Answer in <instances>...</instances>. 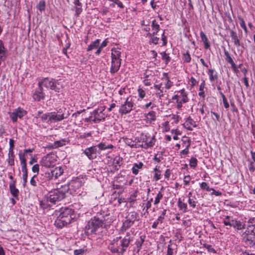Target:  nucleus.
Masks as SVG:
<instances>
[{
  "label": "nucleus",
  "mask_w": 255,
  "mask_h": 255,
  "mask_svg": "<svg viewBox=\"0 0 255 255\" xmlns=\"http://www.w3.org/2000/svg\"><path fill=\"white\" fill-rule=\"evenodd\" d=\"M54 215L56 217L54 225L59 228H62L66 226L75 218L73 210L69 208L56 210Z\"/></svg>",
  "instance_id": "1"
},
{
  "label": "nucleus",
  "mask_w": 255,
  "mask_h": 255,
  "mask_svg": "<svg viewBox=\"0 0 255 255\" xmlns=\"http://www.w3.org/2000/svg\"><path fill=\"white\" fill-rule=\"evenodd\" d=\"M64 198V194L58 190L51 191L46 194L41 200L40 201V207L43 210H48L57 202Z\"/></svg>",
  "instance_id": "2"
},
{
  "label": "nucleus",
  "mask_w": 255,
  "mask_h": 255,
  "mask_svg": "<svg viewBox=\"0 0 255 255\" xmlns=\"http://www.w3.org/2000/svg\"><path fill=\"white\" fill-rule=\"evenodd\" d=\"M173 85V83L170 80L168 73H163L161 78V82L155 84L153 88L156 90V95L161 98Z\"/></svg>",
  "instance_id": "3"
},
{
  "label": "nucleus",
  "mask_w": 255,
  "mask_h": 255,
  "mask_svg": "<svg viewBox=\"0 0 255 255\" xmlns=\"http://www.w3.org/2000/svg\"><path fill=\"white\" fill-rule=\"evenodd\" d=\"M63 172L64 170L62 167H57L51 171L46 172L41 174L39 181L42 186H48L51 180L57 179L63 174Z\"/></svg>",
  "instance_id": "4"
},
{
  "label": "nucleus",
  "mask_w": 255,
  "mask_h": 255,
  "mask_svg": "<svg viewBox=\"0 0 255 255\" xmlns=\"http://www.w3.org/2000/svg\"><path fill=\"white\" fill-rule=\"evenodd\" d=\"M172 102L175 105L176 108L181 110L183 104L189 102V99L188 97V92L185 89L175 91L174 95L171 98Z\"/></svg>",
  "instance_id": "5"
},
{
  "label": "nucleus",
  "mask_w": 255,
  "mask_h": 255,
  "mask_svg": "<svg viewBox=\"0 0 255 255\" xmlns=\"http://www.w3.org/2000/svg\"><path fill=\"white\" fill-rule=\"evenodd\" d=\"M85 178L78 177L73 179L68 184V191L73 195H81L82 192V186L85 183Z\"/></svg>",
  "instance_id": "6"
},
{
  "label": "nucleus",
  "mask_w": 255,
  "mask_h": 255,
  "mask_svg": "<svg viewBox=\"0 0 255 255\" xmlns=\"http://www.w3.org/2000/svg\"><path fill=\"white\" fill-rule=\"evenodd\" d=\"M121 52L120 49L113 48L111 49V67L110 72L114 74L117 72L121 65Z\"/></svg>",
  "instance_id": "7"
},
{
  "label": "nucleus",
  "mask_w": 255,
  "mask_h": 255,
  "mask_svg": "<svg viewBox=\"0 0 255 255\" xmlns=\"http://www.w3.org/2000/svg\"><path fill=\"white\" fill-rule=\"evenodd\" d=\"M38 81V86L39 87H43L47 89H50L56 92H59L60 87H62L60 85V82L58 80H56L52 78H39Z\"/></svg>",
  "instance_id": "8"
},
{
  "label": "nucleus",
  "mask_w": 255,
  "mask_h": 255,
  "mask_svg": "<svg viewBox=\"0 0 255 255\" xmlns=\"http://www.w3.org/2000/svg\"><path fill=\"white\" fill-rule=\"evenodd\" d=\"M69 114L65 108L60 109L57 112L50 113V124L67 119Z\"/></svg>",
  "instance_id": "9"
},
{
  "label": "nucleus",
  "mask_w": 255,
  "mask_h": 255,
  "mask_svg": "<svg viewBox=\"0 0 255 255\" xmlns=\"http://www.w3.org/2000/svg\"><path fill=\"white\" fill-rule=\"evenodd\" d=\"M134 106V101L130 96L128 97L126 101L122 103L119 110V112L122 115L129 113Z\"/></svg>",
  "instance_id": "10"
},
{
  "label": "nucleus",
  "mask_w": 255,
  "mask_h": 255,
  "mask_svg": "<svg viewBox=\"0 0 255 255\" xmlns=\"http://www.w3.org/2000/svg\"><path fill=\"white\" fill-rule=\"evenodd\" d=\"M223 222L225 226L233 227L235 229L241 230L245 228V225L241 221L233 217L226 216L223 219Z\"/></svg>",
  "instance_id": "11"
},
{
  "label": "nucleus",
  "mask_w": 255,
  "mask_h": 255,
  "mask_svg": "<svg viewBox=\"0 0 255 255\" xmlns=\"http://www.w3.org/2000/svg\"><path fill=\"white\" fill-rule=\"evenodd\" d=\"M103 224V220L99 217H94L91 219L86 226V229L91 233L95 232L97 230L102 227Z\"/></svg>",
  "instance_id": "12"
},
{
  "label": "nucleus",
  "mask_w": 255,
  "mask_h": 255,
  "mask_svg": "<svg viewBox=\"0 0 255 255\" xmlns=\"http://www.w3.org/2000/svg\"><path fill=\"white\" fill-rule=\"evenodd\" d=\"M56 156L52 153L47 154L40 161V164L47 168L54 166L56 164Z\"/></svg>",
  "instance_id": "13"
},
{
  "label": "nucleus",
  "mask_w": 255,
  "mask_h": 255,
  "mask_svg": "<svg viewBox=\"0 0 255 255\" xmlns=\"http://www.w3.org/2000/svg\"><path fill=\"white\" fill-rule=\"evenodd\" d=\"M26 114V111L20 107L15 109L12 112L8 113L9 117L13 123L16 122L18 118L22 119Z\"/></svg>",
  "instance_id": "14"
},
{
  "label": "nucleus",
  "mask_w": 255,
  "mask_h": 255,
  "mask_svg": "<svg viewBox=\"0 0 255 255\" xmlns=\"http://www.w3.org/2000/svg\"><path fill=\"white\" fill-rule=\"evenodd\" d=\"M242 237L246 244L250 247L252 248L255 245V232L248 233L247 231L243 234Z\"/></svg>",
  "instance_id": "15"
},
{
  "label": "nucleus",
  "mask_w": 255,
  "mask_h": 255,
  "mask_svg": "<svg viewBox=\"0 0 255 255\" xmlns=\"http://www.w3.org/2000/svg\"><path fill=\"white\" fill-rule=\"evenodd\" d=\"M105 106H101L95 110L93 112L94 119L93 120V121L96 122L97 121H100L102 120H104L105 118V115L103 113V112L105 111Z\"/></svg>",
  "instance_id": "16"
},
{
  "label": "nucleus",
  "mask_w": 255,
  "mask_h": 255,
  "mask_svg": "<svg viewBox=\"0 0 255 255\" xmlns=\"http://www.w3.org/2000/svg\"><path fill=\"white\" fill-rule=\"evenodd\" d=\"M97 152V146H93L86 148L83 152L90 159H93L96 157Z\"/></svg>",
  "instance_id": "17"
},
{
  "label": "nucleus",
  "mask_w": 255,
  "mask_h": 255,
  "mask_svg": "<svg viewBox=\"0 0 255 255\" xmlns=\"http://www.w3.org/2000/svg\"><path fill=\"white\" fill-rule=\"evenodd\" d=\"M131 241V239L130 238H124L120 241L119 245L121 247L120 252L122 254H123L126 252Z\"/></svg>",
  "instance_id": "18"
},
{
  "label": "nucleus",
  "mask_w": 255,
  "mask_h": 255,
  "mask_svg": "<svg viewBox=\"0 0 255 255\" xmlns=\"http://www.w3.org/2000/svg\"><path fill=\"white\" fill-rule=\"evenodd\" d=\"M121 237H117L116 239L113 240V243H112L111 246L109 247V250L113 253H121V249L120 245L118 246V242L119 239H120Z\"/></svg>",
  "instance_id": "19"
},
{
  "label": "nucleus",
  "mask_w": 255,
  "mask_h": 255,
  "mask_svg": "<svg viewBox=\"0 0 255 255\" xmlns=\"http://www.w3.org/2000/svg\"><path fill=\"white\" fill-rule=\"evenodd\" d=\"M45 94L43 92V88L39 87L35 90L33 94V98L35 101H40L44 98Z\"/></svg>",
  "instance_id": "20"
},
{
  "label": "nucleus",
  "mask_w": 255,
  "mask_h": 255,
  "mask_svg": "<svg viewBox=\"0 0 255 255\" xmlns=\"http://www.w3.org/2000/svg\"><path fill=\"white\" fill-rule=\"evenodd\" d=\"M177 206L179 211L183 213H185L188 211V205L184 202V199L179 198L177 202Z\"/></svg>",
  "instance_id": "21"
},
{
  "label": "nucleus",
  "mask_w": 255,
  "mask_h": 255,
  "mask_svg": "<svg viewBox=\"0 0 255 255\" xmlns=\"http://www.w3.org/2000/svg\"><path fill=\"white\" fill-rule=\"evenodd\" d=\"M10 192L12 196L15 198H17L19 195V190L15 187V181L13 180L9 183Z\"/></svg>",
  "instance_id": "22"
},
{
  "label": "nucleus",
  "mask_w": 255,
  "mask_h": 255,
  "mask_svg": "<svg viewBox=\"0 0 255 255\" xmlns=\"http://www.w3.org/2000/svg\"><path fill=\"white\" fill-rule=\"evenodd\" d=\"M145 120L146 123L150 124L155 121L156 119V113L154 111H151L144 115Z\"/></svg>",
  "instance_id": "23"
},
{
  "label": "nucleus",
  "mask_w": 255,
  "mask_h": 255,
  "mask_svg": "<svg viewBox=\"0 0 255 255\" xmlns=\"http://www.w3.org/2000/svg\"><path fill=\"white\" fill-rule=\"evenodd\" d=\"M41 111H38L36 116V118H39L43 122H46L50 124V113L42 114Z\"/></svg>",
  "instance_id": "24"
},
{
  "label": "nucleus",
  "mask_w": 255,
  "mask_h": 255,
  "mask_svg": "<svg viewBox=\"0 0 255 255\" xmlns=\"http://www.w3.org/2000/svg\"><path fill=\"white\" fill-rule=\"evenodd\" d=\"M145 236L141 235L139 238L137 239L135 242L136 248L134 249V251H135L137 253H138L141 249L143 243L144 242Z\"/></svg>",
  "instance_id": "25"
},
{
  "label": "nucleus",
  "mask_w": 255,
  "mask_h": 255,
  "mask_svg": "<svg viewBox=\"0 0 255 255\" xmlns=\"http://www.w3.org/2000/svg\"><path fill=\"white\" fill-rule=\"evenodd\" d=\"M246 231L248 233L255 232V218H251L249 219Z\"/></svg>",
  "instance_id": "26"
},
{
  "label": "nucleus",
  "mask_w": 255,
  "mask_h": 255,
  "mask_svg": "<svg viewBox=\"0 0 255 255\" xmlns=\"http://www.w3.org/2000/svg\"><path fill=\"white\" fill-rule=\"evenodd\" d=\"M184 127L189 130H192V127H196V124L193 119L189 117L187 119L186 122L184 124Z\"/></svg>",
  "instance_id": "27"
},
{
  "label": "nucleus",
  "mask_w": 255,
  "mask_h": 255,
  "mask_svg": "<svg viewBox=\"0 0 255 255\" xmlns=\"http://www.w3.org/2000/svg\"><path fill=\"white\" fill-rule=\"evenodd\" d=\"M74 4L75 5L74 8L75 11V15L78 16L82 11V3L79 0H74Z\"/></svg>",
  "instance_id": "28"
},
{
  "label": "nucleus",
  "mask_w": 255,
  "mask_h": 255,
  "mask_svg": "<svg viewBox=\"0 0 255 255\" xmlns=\"http://www.w3.org/2000/svg\"><path fill=\"white\" fill-rule=\"evenodd\" d=\"M207 74L209 76V80L211 83L213 82L218 78V74L214 69H209L207 71Z\"/></svg>",
  "instance_id": "29"
},
{
  "label": "nucleus",
  "mask_w": 255,
  "mask_h": 255,
  "mask_svg": "<svg viewBox=\"0 0 255 255\" xmlns=\"http://www.w3.org/2000/svg\"><path fill=\"white\" fill-rule=\"evenodd\" d=\"M67 140L65 139H62L59 140L54 141L51 144V147L53 148H57L61 147L66 144Z\"/></svg>",
  "instance_id": "30"
},
{
  "label": "nucleus",
  "mask_w": 255,
  "mask_h": 255,
  "mask_svg": "<svg viewBox=\"0 0 255 255\" xmlns=\"http://www.w3.org/2000/svg\"><path fill=\"white\" fill-rule=\"evenodd\" d=\"M133 223L126 218V220L123 222L122 227L121 228L122 232H125L130 227L132 226Z\"/></svg>",
  "instance_id": "31"
},
{
  "label": "nucleus",
  "mask_w": 255,
  "mask_h": 255,
  "mask_svg": "<svg viewBox=\"0 0 255 255\" xmlns=\"http://www.w3.org/2000/svg\"><path fill=\"white\" fill-rule=\"evenodd\" d=\"M146 36L149 38V42L150 43H153L155 45L158 44L159 39L158 37L155 36V34L148 32L146 34Z\"/></svg>",
  "instance_id": "32"
},
{
  "label": "nucleus",
  "mask_w": 255,
  "mask_h": 255,
  "mask_svg": "<svg viewBox=\"0 0 255 255\" xmlns=\"http://www.w3.org/2000/svg\"><path fill=\"white\" fill-rule=\"evenodd\" d=\"M143 164L142 162H140L138 163H135L132 168V172L134 175H137L138 173L139 169L142 168Z\"/></svg>",
  "instance_id": "33"
},
{
  "label": "nucleus",
  "mask_w": 255,
  "mask_h": 255,
  "mask_svg": "<svg viewBox=\"0 0 255 255\" xmlns=\"http://www.w3.org/2000/svg\"><path fill=\"white\" fill-rule=\"evenodd\" d=\"M100 39H97L92 42L87 47V51H90L94 49L97 48L99 46Z\"/></svg>",
  "instance_id": "34"
},
{
  "label": "nucleus",
  "mask_w": 255,
  "mask_h": 255,
  "mask_svg": "<svg viewBox=\"0 0 255 255\" xmlns=\"http://www.w3.org/2000/svg\"><path fill=\"white\" fill-rule=\"evenodd\" d=\"M200 34L202 41L204 43V48L206 49L209 48L210 44L208 42V39L206 35L203 31H201Z\"/></svg>",
  "instance_id": "35"
},
{
  "label": "nucleus",
  "mask_w": 255,
  "mask_h": 255,
  "mask_svg": "<svg viewBox=\"0 0 255 255\" xmlns=\"http://www.w3.org/2000/svg\"><path fill=\"white\" fill-rule=\"evenodd\" d=\"M126 218L134 223L135 221L138 220V215L135 212H131Z\"/></svg>",
  "instance_id": "36"
},
{
  "label": "nucleus",
  "mask_w": 255,
  "mask_h": 255,
  "mask_svg": "<svg viewBox=\"0 0 255 255\" xmlns=\"http://www.w3.org/2000/svg\"><path fill=\"white\" fill-rule=\"evenodd\" d=\"M159 166L156 165L154 168V171L155 172L153 176V179L155 181H158L161 179V171L159 169Z\"/></svg>",
  "instance_id": "37"
},
{
  "label": "nucleus",
  "mask_w": 255,
  "mask_h": 255,
  "mask_svg": "<svg viewBox=\"0 0 255 255\" xmlns=\"http://www.w3.org/2000/svg\"><path fill=\"white\" fill-rule=\"evenodd\" d=\"M155 143V139L154 137H152L149 140L147 138L144 142V144L142 145L143 148H147L149 147H152Z\"/></svg>",
  "instance_id": "38"
},
{
  "label": "nucleus",
  "mask_w": 255,
  "mask_h": 255,
  "mask_svg": "<svg viewBox=\"0 0 255 255\" xmlns=\"http://www.w3.org/2000/svg\"><path fill=\"white\" fill-rule=\"evenodd\" d=\"M7 161L8 164L10 166H12L14 164V155L13 151H8Z\"/></svg>",
  "instance_id": "39"
},
{
  "label": "nucleus",
  "mask_w": 255,
  "mask_h": 255,
  "mask_svg": "<svg viewBox=\"0 0 255 255\" xmlns=\"http://www.w3.org/2000/svg\"><path fill=\"white\" fill-rule=\"evenodd\" d=\"M151 27L153 31L151 33L153 34L156 35L160 30V26L155 19L152 21Z\"/></svg>",
  "instance_id": "40"
},
{
  "label": "nucleus",
  "mask_w": 255,
  "mask_h": 255,
  "mask_svg": "<svg viewBox=\"0 0 255 255\" xmlns=\"http://www.w3.org/2000/svg\"><path fill=\"white\" fill-rule=\"evenodd\" d=\"M163 187H161L160 191H159L158 192V193L157 194V195L155 198V200H154V204L155 205H157L163 198V194L161 191L163 190Z\"/></svg>",
  "instance_id": "41"
},
{
  "label": "nucleus",
  "mask_w": 255,
  "mask_h": 255,
  "mask_svg": "<svg viewBox=\"0 0 255 255\" xmlns=\"http://www.w3.org/2000/svg\"><path fill=\"white\" fill-rule=\"evenodd\" d=\"M231 36L232 37V39L234 40V44L237 47H239L240 46V40L236 33L233 31H231Z\"/></svg>",
  "instance_id": "42"
},
{
  "label": "nucleus",
  "mask_w": 255,
  "mask_h": 255,
  "mask_svg": "<svg viewBox=\"0 0 255 255\" xmlns=\"http://www.w3.org/2000/svg\"><path fill=\"white\" fill-rule=\"evenodd\" d=\"M182 60L185 63L190 62L191 57L188 51L182 53Z\"/></svg>",
  "instance_id": "43"
},
{
  "label": "nucleus",
  "mask_w": 255,
  "mask_h": 255,
  "mask_svg": "<svg viewBox=\"0 0 255 255\" xmlns=\"http://www.w3.org/2000/svg\"><path fill=\"white\" fill-rule=\"evenodd\" d=\"M224 54L225 56H226L225 59L228 63H230L231 65L235 64V62H234L233 59L232 58L228 51L224 50Z\"/></svg>",
  "instance_id": "44"
},
{
  "label": "nucleus",
  "mask_w": 255,
  "mask_h": 255,
  "mask_svg": "<svg viewBox=\"0 0 255 255\" xmlns=\"http://www.w3.org/2000/svg\"><path fill=\"white\" fill-rule=\"evenodd\" d=\"M190 146V140L189 139L187 140V144L186 145L185 149L181 150L180 152V155L182 157V155H187L189 151V147Z\"/></svg>",
  "instance_id": "45"
},
{
  "label": "nucleus",
  "mask_w": 255,
  "mask_h": 255,
  "mask_svg": "<svg viewBox=\"0 0 255 255\" xmlns=\"http://www.w3.org/2000/svg\"><path fill=\"white\" fill-rule=\"evenodd\" d=\"M97 146L100 150H105L106 149H112L113 148V145L112 144H109L108 145H106L105 143L101 142L98 144Z\"/></svg>",
  "instance_id": "46"
},
{
  "label": "nucleus",
  "mask_w": 255,
  "mask_h": 255,
  "mask_svg": "<svg viewBox=\"0 0 255 255\" xmlns=\"http://www.w3.org/2000/svg\"><path fill=\"white\" fill-rule=\"evenodd\" d=\"M123 163V158L121 157H116L115 159H114V164H115V166L116 167V169H118L119 168L117 167V166L118 167H120L121 165Z\"/></svg>",
  "instance_id": "47"
},
{
  "label": "nucleus",
  "mask_w": 255,
  "mask_h": 255,
  "mask_svg": "<svg viewBox=\"0 0 255 255\" xmlns=\"http://www.w3.org/2000/svg\"><path fill=\"white\" fill-rule=\"evenodd\" d=\"M162 60L165 61V64H167L170 61V57L166 52H162L160 53Z\"/></svg>",
  "instance_id": "48"
},
{
  "label": "nucleus",
  "mask_w": 255,
  "mask_h": 255,
  "mask_svg": "<svg viewBox=\"0 0 255 255\" xmlns=\"http://www.w3.org/2000/svg\"><path fill=\"white\" fill-rule=\"evenodd\" d=\"M200 187L202 190H206L207 191H210L212 188H210L208 184L205 182H202L199 183Z\"/></svg>",
  "instance_id": "49"
},
{
  "label": "nucleus",
  "mask_w": 255,
  "mask_h": 255,
  "mask_svg": "<svg viewBox=\"0 0 255 255\" xmlns=\"http://www.w3.org/2000/svg\"><path fill=\"white\" fill-rule=\"evenodd\" d=\"M198 160L195 157H191L189 160V166L195 169L197 165Z\"/></svg>",
  "instance_id": "50"
},
{
  "label": "nucleus",
  "mask_w": 255,
  "mask_h": 255,
  "mask_svg": "<svg viewBox=\"0 0 255 255\" xmlns=\"http://www.w3.org/2000/svg\"><path fill=\"white\" fill-rule=\"evenodd\" d=\"M163 220H162V217H158L157 220L154 221L152 225V228L153 229H156L157 228L158 225L159 224H162Z\"/></svg>",
  "instance_id": "51"
},
{
  "label": "nucleus",
  "mask_w": 255,
  "mask_h": 255,
  "mask_svg": "<svg viewBox=\"0 0 255 255\" xmlns=\"http://www.w3.org/2000/svg\"><path fill=\"white\" fill-rule=\"evenodd\" d=\"M188 203L190 207L194 209L196 206L197 202L192 198L188 199Z\"/></svg>",
  "instance_id": "52"
},
{
  "label": "nucleus",
  "mask_w": 255,
  "mask_h": 255,
  "mask_svg": "<svg viewBox=\"0 0 255 255\" xmlns=\"http://www.w3.org/2000/svg\"><path fill=\"white\" fill-rule=\"evenodd\" d=\"M136 194L134 193L132 194L129 198H128V202L130 203V205H133L136 201Z\"/></svg>",
  "instance_id": "53"
},
{
  "label": "nucleus",
  "mask_w": 255,
  "mask_h": 255,
  "mask_svg": "<svg viewBox=\"0 0 255 255\" xmlns=\"http://www.w3.org/2000/svg\"><path fill=\"white\" fill-rule=\"evenodd\" d=\"M191 180V177L189 175L185 176L183 178V184L184 186L189 185Z\"/></svg>",
  "instance_id": "54"
},
{
  "label": "nucleus",
  "mask_w": 255,
  "mask_h": 255,
  "mask_svg": "<svg viewBox=\"0 0 255 255\" xmlns=\"http://www.w3.org/2000/svg\"><path fill=\"white\" fill-rule=\"evenodd\" d=\"M25 154L21 152V151H19L18 153V156L20 160V162L23 163L26 162V160L25 158Z\"/></svg>",
  "instance_id": "55"
},
{
  "label": "nucleus",
  "mask_w": 255,
  "mask_h": 255,
  "mask_svg": "<svg viewBox=\"0 0 255 255\" xmlns=\"http://www.w3.org/2000/svg\"><path fill=\"white\" fill-rule=\"evenodd\" d=\"M239 19L240 20V26L244 30V31L246 32H247V28L246 25V23H245L244 20L241 17H239Z\"/></svg>",
  "instance_id": "56"
},
{
  "label": "nucleus",
  "mask_w": 255,
  "mask_h": 255,
  "mask_svg": "<svg viewBox=\"0 0 255 255\" xmlns=\"http://www.w3.org/2000/svg\"><path fill=\"white\" fill-rule=\"evenodd\" d=\"M45 3L44 0H41L39 1L38 5L37 8L40 11H42L45 9Z\"/></svg>",
  "instance_id": "57"
},
{
  "label": "nucleus",
  "mask_w": 255,
  "mask_h": 255,
  "mask_svg": "<svg viewBox=\"0 0 255 255\" xmlns=\"http://www.w3.org/2000/svg\"><path fill=\"white\" fill-rule=\"evenodd\" d=\"M221 95L222 96V98L223 99V102L224 104V106L226 109H228L229 107V104L228 103L227 100L225 96V95L223 93H221Z\"/></svg>",
  "instance_id": "58"
},
{
  "label": "nucleus",
  "mask_w": 255,
  "mask_h": 255,
  "mask_svg": "<svg viewBox=\"0 0 255 255\" xmlns=\"http://www.w3.org/2000/svg\"><path fill=\"white\" fill-rule=\"evenodd\" d=\"M137 92H138L139 98H140L141 99H143L145 97V92L143 89L138 88L137 90Z\"/></svg>",
  "instance_id": "59"
},
{
  "label": "nucleus",
  "mask_w": 255,
  "mask_h": 255,
  "mask_svg": "<svg viewBox=\"0 0 255 255\" xmlns=\"http://www.w3.org/2000/svg\"><path fill=\"white\" fill-rule=\"evenodd\" d=\"M174 252V249L172 247V246L168 245L166 255H173Z\"/></svg>",
  "instance_id": "60"
},
{
  "label": "nucleus",
  "mask_w": 255,
  "mask_h": 255,
  "mask_svg": "<svg viewBox=\"0 0 255 255\" xmlns=\"http://www.w3.org/2000/svg\"><path fill=\"white\" fill-rule=\"evenodd\" d=\"M204 247L208 250L209 252H212L213 253H216V251L212 248V246L208 244H204Z\"/></svg>",
  "instance_id": "61"
},
{
  "label": "nucleus",
  "mask_w": 255,
  "mask_h": 255,
  "mask_svg": "<svg viewBox=\"0 0 255 255\" xmlns=\"http://www.w3.org/2000/svg\"><path fill=\"white\" fill-rule=\"evenodd\" d=\"M181 119V117L177 115H172L171 117V120H172V123H178L179 121V120Z\"/></svg>",
  "instance_id": "62"
},
{
  "label": "nucleus",
  "mask_w": 255,
  "mask_h": 255,
  "mask_svg": "<svg viewBox=\"0 0 255 255\" xmlns=\"http://www.w3.org/2000/svg\"><path fill=\"white\" fill-rule=\"evenodd\" d=\"M151 204L150 203V201H147L143 204L142 207H143V210L145 209L146 211L147 212V210L151 207Z\"/></svg>",
  "instance_id": "63"
},
{
  "label": "nucleus",
  "mask_w": 255,
  "mask_h": 255,
  "mask_svg": "<svg viewBox=\"0 0 255 255\" xmlns=\"http://www.w3.org/2000/svg\"><path fill=\"white\" fill-rule=\"evenodd\" d=\"M28 177V172H22V179L23 181V185L24 186H25L27 183V179Z\"/></svg>",
  "instance_id": "64"
}]
</instances>
